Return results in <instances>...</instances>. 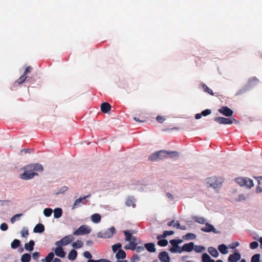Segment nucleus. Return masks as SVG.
Segmentation results:
<instances>
[{"label": "nucleus", "instance_id": "54", "mask_svg": "<svg viewBox=\"0 0 262 262\" xmlns=\"http://www.w3.org/2000/svg\"><path fill=\"white\" fill-rule=\"evenodd\" d=\"M157 121L160 123H163L165 120V118L161 116H158L156 118Z\"/></svg>", "mask_w": 262, "mask_h": 262}, {"label": "nucleus", "instance_id": "43", "mask_svg": "<svg viewBox=\"0 0 262 262\" xmlns=\"http://www.w3.org/2000/svg\"><path fill=\"white\" fill-rule=\"evenodd\" d=\"M174 221H171L170 222H169L167 223V225L168 226H171L172 225L173 226V227H176L177 228H180V223L179 222V221H177L176 223H174Z\"/></svg>", "mask_w": 262, "mask_h": 262}, {"label": "nucleus", "instance_id": "16", "mask_svg": "<svg viewBox=\"0 0 262 262\" xmlns=\"http://www.w3.org/2000/svg\"><path fill=\"white\" fill-rule=\"evenodd\" d=\"M158 257L161 262H170V259L168 253L163 251L159 254Z\"/></svg>", "mask_w": 262, "mask_h": 262}, {"label": "nucleus", "instance_id": "44", "mask_svg": "<svg viewBox=\"0 0 262 262\" xmlns=\"http://www.w3.org/2000/svg\"><path fill=\"white\" fill-rule=\"evenodd\" d=\"M202 262H208L211 258L209 255L207 253H203L202 255Z\"/></svg>", "mask_w": 262, "mask_h": 262}, {"label": "nucleus", "instance_id": "48", "mask_svg": "<svg viewBox=\"0 0 262 262\" xmlns=\"http://www.w3.org/2000/svg\"><path fill=\"white\" fill-rule=\"evenodd\" d=\"M211 113V111L210 109H206L202 112L201 114L203 116H206L208 115H210Z\"/></svg>", "mask_w": 262, "mask_h": 262}, {"label": "nucleus", "instance_id": "53", "mask_svg": "<svg viewBox=\"0 0 262 262\" xmlns=\"http://www.w3.org/2000/svg\"><path fill=\"white\" fill-rule=\"evenodd\" d=\"M139 260H140L139 256L138 255L135 254V255H133V257L132 258L131 261L132 262H136L137 261H139Z\"/></svg>", "mask_w": 262, "mask_h": 262}, {"label": "nucleus", "instance_id": "18", "mask_svg": "<svg viewBox=\"0 0 262 262\" xmlns=\"http://www.w3.org/2000/svg\"><path fill=\"white\" fill-rule=\"evenodd\" d=\"M55 249V254L57 256L60 257H64L66 256V252L63 251V249L62 247H60V246H58Z\"/></svg>", "mask_w": 262, "mask_h": 262}, {"label": "nucleus", "instance_id": "36", "mask_svg": "<svg viewBox=\"0 0 262 262\" xmlns=\"http://www.w3.org/2000/svg\"><path fill=\"white\" fill-rule=\"evenodd\" d=\"M27 77L25 74H23L17 80H16L15 83L18 84H21L24 82V81L27 79Z\"/></svg>", "mask_w": 262, "mask_h": 262}, {"label": "nucleus", "instance_id": "21", "mask_svg": "<svg viewBox=\"0 0 262 262\" xmlns=\"http://www.w3.org/2000/svg\"><path fill=\"white\" fill-rule=\"evenodd\" d=\"M44 225L42 224H38L34 227L33 231L35 233H42L44 231Z\"/></svg>", "mask_w": 262, "mask_h": 262}, {"label": "nucleus", "instance_id": "27", "mask_svg": "<svg viewBox=\"0 0 262 262\" xmlns=\"http://www.w3.org/2000/svg\"><path fill=\"white\" fill-rule=\"evenodd\" d=\"M126 257V253L124 250L122 249H119L117 253L116 254V257L118 259H123Z\"/></svg>", "mask_w": 262, "mask_h": 262}, {"label": "nucleus", "instance_id": "56", "mask_svg": "<svg viewBox=\"0 0 262 262\" xmlns=\"http://www.w3.org/2000/svg\"><path fill=\"white\" fill-rule=\"evenodd\" d=\"M32 69V68L30 66H28L26 68L24 74L27 75L29 72H30L31 70Z\"/></svg>", "mask_w": 262, "mask_h": 262}, {"label": "nucleus", "instance_id": "57", "mask_svg": "<svg viewBox=\"0 0 262 262\" xmlns=\"http://www.w3.org/2000/svg\"><path fill=\"white\" fill-rule=\"evenodd\" d=\"M239 245V243L238 242H236L234 243H233L232 246L231 247V248L234 249L235 247L238 246Z\"/></svg>", "mask_w": 262, "mask_h": 262}, {"label": "nucleus", "instance_id": "1", "mask_svg": "<svg viewBox=\"0 0 262 262\" xmlns=\"http://www.w3.org/2000/svg\"><path fill=\"white\" fill-rule=\"evenodd\" d=\"M23 169L24 173L19 175V178L23 180H30L37 176L35 171L42 172L43 170V166L39 163L31 164L25 166Z\"/></svg>", "mask_w": 262, "mask_h": 262}, {"label": "nucleus", "instance_id": "11", "mask_svg": "<svg viewBox=\"0 0 262 262\" xmlns=\"http://www.w3.org/2000/svg\"><path fill=\"white\" fill-rule=\"evenodd\" d=\"M90 196H91V194H88L86 196H84L82 198H79V199L76 200V201H75V202L74 203V205L72 206V209H75L77 207L79 206L80 205L81 203L82 204H86L88 202V201L86 200V199L90 197Z\"/></svg>", "mask_w": 262, "mask_h": 262}, {"label": "nucleus", "instance_id": "63", "mask_svg": "<svg viewBox=\"0 0 262 262\" xmlns=\"http://www.w3.org/2000/svg\"><path fill=\"white\" fill-rule=\"evenodd\" d=\"M100 259L99 260H94V259H89L88 260V262H100Z\"/></svg>", "mask_w": 262, "mask_h": 262}, {"label": "nucleus", "instance_id": "50", "mask_svg": "<svg viewBox=\"0 0 262 262\" xmlns=\"http://www.w3.org/2000/svg\"><path fill=\"white\" fill-rule=\"evenodd\" d=\"M135 250L136 251L137 253H139L142 252L144 250V247L143 246H135Z\"/></svg>", "mask_w": 262, "mask_h": 262}, {"label": "nucleus", "instance_id": "52", "mask_svg": "<svg viewBox=\"0 0 262 262\" xmlns=\"http://www.w3.org/2000/svg\"><path fill=\"white\" fill-rule=\"evenodd\" d=\"M39 256L40 253L38 252H35L34 253H33L32 257L35 260H37L39 258Z\"/></svg>", "mask_w": 262, "mask_h": 262}, {"label": "nucleus", "instance_id": "34", "mask_svg": "<svg viewBox=\"0 0 262 262\" xmlns=\"http://www.w3.org/2000/svg\"><path fill=\"white\" fill-rule=\"evenodd\" d=\"M31 260V255L28 253H25L21 256V262H30Z\"/></svg>", "mask_w": 262, "mask_h": 262}, {"label": "nucleus", "instance_id": "59", "mask_svg": "<svg viewBox=\"0 0 262 262\" xmlns=\"http://www.w3.org/2000/svg\"><path fill=\"white\" fill-rule=\"evenodd\" d=\"M258 180V183L259 185H262V176L258 177L256 178Z\"/></svg>", "mask_w": 262, "mask_h": 262}, {"label": "nucleus", "instance_id": "3", "mask_svg": "<svg viewBox=\"0 0 262 262\" xmlns=\"http://www.w3.org/2000/svg\"><path fill=\"white\" fill-rule=\"evenodd\" d=\"M124 234L125 235V241L129 242V246H125L124 248L125 249H131L135 250V246H137V238L135 236H132V234L135 232L133 230H126L124 231Z\"/></svg>", "mask_w": 262, "mask_h": 262}, {"label": "nucleus", "instance_id": "5", "mask_svg": "<svg viewBox=\"0 0 262 262\" xmlns=\"http://www.w3.org/2000/svg\"><path fill=\"white\" fill-rule=\"evenodd\" d=\"M259 80L255 77L250 78L246 85L243 88V89L240 90L238 93L237 95H241L244 93L247 90H248L250 88L256 85L258 83Z\"/></svg>", "mask_w": 262, "mask_h": 262}, {"label": "nucleus", "instance_id": "62", "mask_svg": "<svg viewBox=\"0 0 262 262\" xmlns=\"http://www.w3.org/2000/svg\"><path fill=\"white\" fill-rule=\"evenodd\" d=\"M52 262H61V260L58 258H55L53 259Z\"/></svg>", "mask_w": 262, "mask_h": 262}, {"label": "nucleus", "instance_id": "23", "mask_svg": "<svg viewBox=\"0 0 262 262\" xmlns=\"http://www.w3.org/2000/svg\"><path fill=\"white\" fill-rule=\"evenodd\" d=\"M34 242L33 240H31L28 243L25 244V248L28 251H32L34 249Z\"/></svg>", "mask_w": 262, "mask_h": 262}, {"label": "nucleus", "instance_id": "49", "mask_svg": "<svg viewBox=\"0 0 262 262\" xmlns=\"http://www.w3.org/2000/svg\"><path fill=\"white\" fill-rule=\"evenodd\" d=\"M21 234L22 236L27 237L29 235L28 229L24 228L21 231Z\"/></svg>", "mask_w": 262, "mask_h": 262}, {"label": "nucleus", "instance_id": "58", "mask_svg": "<svg viewBox=\"0 0 262 262\" xmlns=\"http://www.w3.org/2000/svg\"><path fill=\"white\" fill-rule=\"evenodd\" d=\"M28 152H30V149H23L20 150V154H27Z\"/></svg>", "mask_w": 262, "mask_h": 262}, {"label": "nucleus", "instance_id": "29", "mask_svg": "<svg viewBox=\"0 0 262 262\" xmlns=\"http://www.w3.org/2000/svg\"><path fill=\"white\" fill-rule=\"evenodd\" d=\"M101 215L98 213H95L91 216V220L95 223H98L101 221Z\"/></svg>", "mask_w": 262, "mask_h": 262}, {"label": "nucleus", "instance_id": "25", "mask_svg": "<svg viewBox=\"0 0 262 262\" xmlns=\"http://www.w3.org/2000/svg\"><path fill=\"white\" fill-rule=\"evenodd\" d=\"M208 251L209 254L214 257H217L219 256V252L217 250L212 247H209Z\"/></svg>", "mask_w": 262, "mask_h": 262}, {"label": "nucleus", "instance_id": "7", "mask_svg": "<svg viewBox=\"0 0 262 262\" xmlns=\"http://www.w3.org/2000/svg\"><path fill=\"white\" fill-rule=\"evenodd\" d=\"M214 120L220 124H231L237 122L233 118H226L221 117H215Z\"/></svg>", "mask_w": 262, "mask_h": 262}, {"label": "nucleus", "instance_id": "8", "mask_svg": "<svg viewBox=\"0 0 262 262\" xmlns=\"http://www.w3.org/2000/svg\"><path fill=\"white\" fill-rule=\"evenodd\" d=\"M91 229L85 225L80 226L76 230L73 232L74 235L87 234L91 232Z\"/></svg>", "mask_w": 262, "mask_h": 262}, {"label": "nucleus", "instance_id": "55", "mask_svg": "<svg viewBox=\"0 0 262 262\" xmlns=\"http://www.w3.org/2000/svg\"><path fill=\"white\" fill-rule=\"evenodd\" d=\"M83 255L85 258H89V259H90L92 257L91 253L89 251H85L83 253Z\"/></svg>", "mask_w": 262, "mask_h": 262}, {"label": "nucleus", "instance_id": "6", "mask_svg": "<svg viewBox=\"0 0 262 262\" xmlns=\"http://www.w3.org/2000/svg\"><path fill=\"white\" fill-rule=\"evenodd\" d=\"M235 182L241 186L251 188L253 186L252 180L248 178L239 177L235 179Z\"/></svg>", "mask_w": 262, "mask_h": 262}, {"label": "nucleus", "instance_id": "4", "mask_svg": "<svg viewBox=\"0 0 262 262\" xmlns=\"http://www.w3.org/2000/svg\"><path fill=\"white\" fill-rule=\"evenodd\" d=\"M224 180L221 177H212L206 179L205 183L207 187L217 189L222 186Z\"/></svg>", "mask_w": 262, "mask_h": 262}, {"label": "nucleus", "instance_id": "46", "mask_svg": "<svg viewBox=\"0 0 262 262\" xmlns=\"http://www.w3.org/2000/svg\"><path fill=\"white\" fill-rule=\"evenodd\" d=\"M121 247V245L120 243L116 244L112 246V250L114 252H116Z\"/></svg>", "mask_w": 262, "mask_h": 262}, {"label": "nucleus", "instance_id": "2", "mask_svg": "<svg viewBox=\"0 0 262 262\" xmlns=\"http://www.w3.org/2000/svg\"><path fill=\"white\" fill-rule=\"evenodd\" d=\"M178 157L179 153L177 151L168 152L165 150H160L150 155L148 159L151 161L163 160L167 158Z\"/></svg>", "mask_w": 262, "mask_h": 262}, {"label": "nucleus", "instance_id": "17", "mask_svg": "<svg viewBox=\"0 0 262 262\" xmlns=\"http://www.w3.org/2000/svg\"><path fill=\"white\" fill-rule=\"evenodd\" d=\"M241 254L238 252H235L232 254L230 255L228 257V261L229 262H237L241 259Z\"/></svg>", "mask_w": 262, "mask_h": 262}, {"label": "nucleus", "instance_id": "26", "mask_svg": "<svg viewBox=\"0 0 262 262\" xmlns=\"http://www.w3.org/2000/svg\"><path fill=\"white\" fill-rule=\"evenodd\" d=\"M77 256V251L73 249L69 253L68 257L69 259L71 260H74L76 258Z\"/></svg>", "mask_w": 262, "mask_h": 262}, {"label": "nucleus", "instance_id": "37", "mask_svg": "<svg viewBox=\"0 0 262 262\" xmlns=\"http://www.w3.org/2000/svg\"><path fill=\"white\" fill-rule=\"evenodd\" d=\"M193 250L196 253H201L205 250V247L201 245H194Z\"/></svg>", "mask_w": 262, "mask_h": 262}, {"label": "nucleus", "instance_id": "20", "mask_svg": "<svg viewBox=\"0 0 262 262\" xmlns=\"http://www.w3.org/2000/svg\"><path fill=\"white\" fill-rule=\"evenodd\" d=\"M200 86L202 89H203L204 91L206 93H207L212 96L214 95L212 90H211L210 88H209L206 84H205L203 82H201L200 84Z\"/></svg>", "mask_w": 262, "mask_h": 262}, {"label": "nucleus", "instance_id": "38", "mask_svg": "<svg viewBox=\"0 0 262 262\" xmlns=\"http://www.w3.org/2000/svg\"><path fill=\"white\" fill-rule=\"evenodd\" d=\"M20 242L19 240L17 239H15L13 240V241L12 242L11 244V247L12 249H16L18 248L20 245Z\"/></svg>", "mask_w": 262, "mask_h": 262}, {"label": "nucleus", "instance_id": "32", "mask_svg": "<svg viewBox=\"0 0 262 262\" xmlns=\"http://www.w3.org/2000/svg\"><path fill=\"white\" fill-rule=\"evenodd\" d=\"M182 238L184 240H190L194 239L196 238V235L194 233H188L185 235L182 236Z\"/></svg>", "mask_w": 262, "mask_h": 262}, {"label": "nucleus", "instance_id": "33", "mask_svg": "<svg viewBox=\"0 0 262 262\" xmlns=\"http://www.w3.org/2000/svg\"><path fill=\"white\" fill-rule=\"evenodd\" d=\"M125 204L127 206H132L133 207L136 206L134 199L132 197L128 198L126 201Z\"/></svg>", "mask_w": 262, "mask_h": 262}, {"label": "nucleus", "instance_id": "24", "mask_svg": "<svg viewBox=\"0 0 262 262\" xmlns=\"http://www.w3.org/2000/svg\"><path fill=\"white\" fill-rule=\"evenodd\" d=\"M145 247L150 252H155L156 251L155 244L152 243L145 244Z\"/></svg>", "mask_w": 262, "mask_h": 262}, {"label": "nucleus", "instance_id": "12", "mask_svg": "<svg viewBox=\"0 0 262 262\" xmlns=\"http://www.w3.org/2000/svg\"><path fill=\"white\" fill-rule=\"evenodd\" d=\"M218 111L226 117H231L233 114V111L227 106H222L218 110Z\"/></svg>", "mask_w": 262, "mask_h": 262}, {"label": "nucleus", "instance_id": "10", "mask_svg": "<svg viewBox=\"0 0 262 262\" xmlns=\"http://www.w3.org/2000/svg\"><path fill=\"white\" fill-rule=\"evenodd\" d=\"M170 243L172 246L169 249L170 252L172 253L180 252V247L178 245L180 243V239H171L170 241Z\"/></svg>", "mask_w": 262, "mask_h": 262}, {"label": "nucleus", "instance_id": "51", "mask_svg": "<svg viewBox=\"0 0 262 262\" xmlns=\"http://www.w3.org/2000/svg\"><path fill=\"white\" fill-rule=\"evenodd\" d=\"M0 228L2 231H6L8 228V226L6 223H3L1 225Z\"/></svg>", "mask_w": 262, "mask_h": 262}, {"label": "nucleus", "instance_id": "41", "mask_svg": "<svg viewBox=\"0 0 262 262\" xmlns=\"http://www.w3.org/2000/svg\"><path fill=\"white\" fill-rule=\"evenodd\" d=\"M53 211L51 208H45L43 210V214L47 217H49L51 215Z\"/></svg>", "mask_w": 262, "mask_h": 262}, {"label": "nucleus", "instance_id": "42", "mask_svg": "<svg viewBox=\"0 0 262 262\" xmlns=\"http://www.w3.org/2000/svg\"><path fill=\"white\" fill-rule=\"evenodd\" d=\"M260 255L259 254H255L252 256L251 258V262H259Z\"/></svg>", "mask_w": 262, "mask_h": 262}, {"label": "nucleus", "instance_id": "13", "mask_svg": "<svg viewBox=\"0 0 262 262\" xmlns=\"http://www.w3.org/2000/svg\"><path fill=\"white\" fill-rule=\"evenodd\" d=\"M205 225V227L201 228V231L205 232H213L214 233H217L219 232L211 224L206 222Z\"/></svg>", "mask_w": 262, "mask_h": 262}, {"label": "nucleus", "instance_id": "15", "mask_svg": "<svg viewBox=\"0 0 262 262\" xmlns=\"http://www.w3.org/2000/svg\"><path fill=\"white\" fill-rule=\"evenodd\" d=\"M194 248V244L193 242H190L189 243L185 244L181 247V252H191L193 250Z\"/></svg>", "mask_w": 262, "mask_h": 262}, {"label": "nucleus", "instance_id": "9", "mask_svg": "<svg viewBox=\"0 0 262 262\" xmlns=\"http://www.w3.org/2000/svg\"><path fill=\"white\" fill-rule=\"evenodd\" d=\"M74 240L71 235H69L63 237L61 240L57 241L55 245L57 246H66Z\"/></svg>", "mask_w": 262, "mask_h": 262}, {"label": "nucleus", "instance_id": "19", "mask_svg": "<svg viewBox=\"0 0 262 262\" xmlns=\"http://www.w3.org/2000/svg\"><path fill=\"white\" fill-rule=\"evenodd\" d=\"M111 108V105L107 102H103L101 105V111L103 113H108Z\"/></svg>", "mask_w": 262, "mask_h": 262}, {"label": "nucleus", "instance_id": "64", "mask_svg": "<svg viewBox=\"0 0 262 262\" xmlns=\"http://www.w3.org/2000/svg\"><path fill=\"white\" fill-rule=\"evenodd\" d=\"M100 262H111V261L108 260H106V259H100Z\"/></svg>", "mask_w": 262, "mask_h": 262}, {"label": "nucleus", "instance_id": "61", "mask_svg": "<svg viewBox=\"0 0 262 262\" xmlns=\"http://www.w3.org/2000/svg\"><path fill=\"white\" fill-rule=\"evenodd\" d=\"M256 192L257 193H260L262 192V188L260 187L259 186H257L256 187Z\"/></svg>", "mask_w": 262, "mask_h": 262}, {"label": "nucleus", "instance_id": "22", "mask_svg": "<svg viewBox=\"0 0 262 262\" xmlns=\"http://www.w3.org/2000/svg\"><path fill=\"white\" fill-rule=\"evenodd\" d=\"M192 220L194 222H196L200 224H205L206 222V220L204 217L202 216H193Z\"/></svg>", "mask_w": 262, "mask_h": 262}, {"label": "nucleus", "instance_id": "60", "mask_svg": "<svg viewBox=\"0 0 262 262\" xmlns=\"http://www.w3.org/2000/svg\"><path fill=\"white\" fill-rule=\"evenodd\" d=\"M202 115L201 114H196L195 116V118L196 119H199L201 118Z\"/></svg>", "mask_w": 262, "mask_h": 262}, {"label": "nucleus", "instance_id": "47", "mask_svg": "<svg viewBox=\"0 0 262 262\" xmlns=\"http://www.w3.org/2000/svg\"><path fill=\"white\" fill-rule=\"evenodd\" d=\"M258 243L257 242L254 241L250 244V247L252 249H255L257 248Z\"/></svg>", "mask_w": 262, "mask_h": 262}, {"label": "nucleus", "instance_id": "31", "mask_svg": "<svg viewBox=\"0 0 262 262\" xmlns=\"http://www.w3.org/2000/svg\"><path fill=\"white\" fill-rule=\"evenodd\" d=\"M62 214V210L60 208H57L54 210V216L56 219L60 217Z\"/></svg>", "mask_w": 262, "mask_h": 262}, {"label": "nucleus", "instance_id": "35", "mask_svg": "<svg viewBox=\"0 0 262 262\" xmlns=\"http://www.w3.org/2000/svg\"><path fill=\"white\" fill-rule=\"evenodd\" d=\"M54 256V254L53 252H50L48 254V255L46 257L45 259H42L41 261L44 262L46 261V262H51L53 260Z\"/></svg>", "mask_w": 262, "mask_h": 262}, {"label": "nucleus", "instance_id": "30", "mask_svg": "<svg viewBox=\"0 0 262 262\" xmlns=\"http://www.w3.org/2000/svg\"><path fill=\"white\" fill-rule=\"evenodd\" d=\"M228 248L227 247L224 245V244H221L218 247V250L220 251V252L223 254H226L228 253Z\"/></svg>", "mask_w": 262, "mask_h": 262}, {"label": "nucleus", "instance_id": "28", "mask_svg": "<svg viewBox=\"0 0 262 262\" xmlns=\"http://www.w3.org/2000/svg\"><path fill=\"white\" fill-rule=\"evenodd\" d=\"M173 233H174V232L172 230L165 231L163 232V233L162 234L158 235L157 237V238L158 239H159L162 238H165V237H166L168 235H172Z\"/></svg>", "mask_w": 262, "mask_h": 262}, {"label": "nucleus", "instance_id": "14", "mask_svg": "<svg viewBox=\"0 0 262 262\" xmlns=\"http://www.w3.org/2000/svg\"><path fill=\"white\" fill-rule=\"evenodd\" d=\"M116 229L114 227L108 228L105 231L102 233L100 237L102 238H110L112 237L115 233Z\"/></svg>", "mask_w": 262, "mask_h": 262}, {"label": "nucleus", "instance_id": "40", "mask_svg": "<svg viewBox=\"0 0 262 262\" xmlns=\"http://www.w3.org/2000/svg\"><path fill=\"white\" fill-rule=\"evenodd\" d=\"M158 245L161 247H165L168 245V241L165 239H159Z\"/></svg>", "mask_w": 262, "mask_h": 262}, {"label": "nucleus", "instance_id": "45", "mask_svg": "<svg viewBox=\"0 0 262 262\" xmlns=\"http://www.w3.org/2000/svg\"><path fill=\"white\" fill-rule=\"evenodd\" d=\"M23 215L22 213L16 214L11 218V222L13 224L16 221V219Z\"/></svg>", "mask_w": 262, "mask_h": 262}, {"label": "nucleus", "instance_id": "39", "mask_svg": "<svg viewBox=\"0 0 262 262\" xmlns=\"http://www.w3.org/2000/svg\"><path fill=\"white\" fill-rule=\"evenodd\" d=\"M83 246V243L79 240H77L76 242H74L72 244V246L76 249H78L82 247Z\"/></svg>", "mask_w": 262, "mask_h": 262}]
</instances>
